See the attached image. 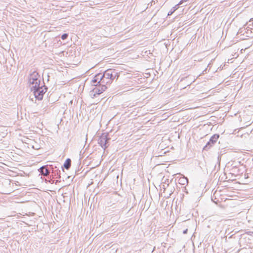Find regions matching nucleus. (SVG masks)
Returning <instances> with one entry per match:
<instances>
[{"mask_svg":"<svg viewBox=\"0 0 253 253\" xmlns=\"http://www.w3.org/2000/svg\"><path fill=\"white\" fill-rule=\"evenodd\" d=\"M39 78V74L34 72L30 75L29 82L31 91L37 99L41 100L46 92L47 87L41 83Z\"/></svg>","mask_w":253,"mask_h":253,"instance_id":"1","label":"nucleus"},{"mask_svg":"<svg viewBox=\"0 0 253 253\" xmlns=\"http://www.w3.org/2000/svg\"><path fill=\"white\" fill-rule=\"evenodd\" d=\"M94 85L95 86L92 90L91 94L93 98L96 97L97 95H100L107 88V86L103 84H99L98 85H97V84Z\"/></svg>","mask_w":253,"mask_h":253,"instance_id":"2","label":"nucleus"},{"mask_svg":"<svg viewBox=\"0 0 253 253\" xmlns=\"http://www.w3.org/2000/svg\"><path fill=\"white\" fill-rule=\"evenodd\" d=\"M104 76V74L98 73L94 77L92 82L94 84H102L104 83L103 81H102Z\"/></svg>","mask_w":253,"mask_h":253,"instance_id":"3","label":"nucleus"},{"mask_svg":"<svg viewBox=\"0 0 253 253\" xmlns=\"http://www.w3.org/2000/svg\"><path fill=\"white\" fill-rule=\"evenodd\" d=\"M219 135L218 134H215L213 135L210 139V141L207 143V145H212L214 144L217 141L218 139L219 138Z\"/></svg>","mask_w":253,"mask_h":253,"instance_id":"4","label":"nucleus"},{"mask_svg":"<svg viewBox=\"0 0 253 253\" xmlns=\"http://www.w3.org/2000/svg\"><path fill=\"white\" fill-rule=\"evenodd\" d=\"M41 172L42 174L44 176H47L49 174V171L47 168H46L45 166L42 167L40 169Z\"/></svg>","mask_w":253,"mask_h":253,"instance_id":"5","label":"nucleus"},{"mask_svg":"<svg viewBox=\"0 0 253 253\" xmlns=\"http://www.w3.org/2000/svg\"><path fill=\"white\" fill-rule=\"evenodd\" d=\"M71 161L70 159H68L65 162L64 164V167L65 169H68L71 167Z\"/></svg>","mask_w":253,"mask_h":253,"instance_id":"6","label":"nucleus"},{"mask_svg":"<svg viewBox=\"0 0 253 253\" xmlns=\"http://www.w3.org/2000/svg\"><path fill=\"white\" fill-rule=\"evenodd\" d=\"M68 37V35L67 34H64L62 35L61 38L62 40L66 39Z\"/></svg>","mask_w":253,"mask_h":253,"instance_id":"7","label":"nucleus"},{"mask_svg":"<svg viewBox=\"0 0 253 253\" xmlns=\"http://www.w3.org/2000/svg\"><path fill=\"white\" fill-rule=\"evenodd\" d=\"M172 12H169V13H168V15H170L172 14Z\"/></svg>","mask_w":253,"mask_h":253,"instance_id":"8","label":"nucleus"}]
</instances>
